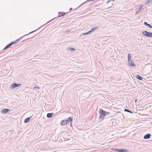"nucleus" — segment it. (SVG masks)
I'll return each mask as SVG.
<instances>
[{"label": "nucleus", "instance_id": "nucleus-8", "mask_svg": "<svg viewBox=\"0 0 152 152\" xmlns=\"http://www.w3.org/2000/svg\"><path fill=\"white\" fill-rule=\"evenodd\" d=\"M54 115V113H49L47 114V116L48 118H50L52 117Z\"/></svg>", "mask_w": 152, "mask_h": 152}, {"label": "nucleus", "instance_id": "nucleus-3", "mask_svg": "<svg viewBox=\"0 0 152 152\" xmlns=\"http://www.w3.org/2000/svg\"><path fill=\"white\" fill-rule=\"evenodd\" d=\"M142 34L144 36L148 37H152V33L148 32L147 31H144L142 32Z\"/></svg>", "mask_w": 152, "mask_h": 152}, {"label": "nucleus", "instance_id": "nucleus-23", "mask_svg": "<svg viewBox=\"0 0 152 152\" xmlns=\"http://www.w3.org/2000/svg\"><path fill=\"white\" fill-rule=\"evenodd\" d=\"M68 50L75 51V48H69Z\"/></svg>", "mask_w": 152, "mask_h": 152}, {"label": "nucleus", "instance_id": "nucleus-36", "mask_svg": "<svg viewBox=\"0 0 152 152\" xmlns=\"http://www.w3.org/2000/svg\"><path fill=\"white\" fill-rule=\"evenodd\" d=\"M24 41V40L22 42H23Z\"/></svg>", "mask_w": 152, "mask_h": 152}, {"label": "nucleus", "instance_id": "nucleus-21", "mask_svg": "<svg viewBox=\"0 0 152 152\" xmlns=\"http://www.w3.org/2000/svg\"><path fill=\"white\" fill-rule=\"evenodd\" d=\"M112 149L115 151H118L119 152H120V149L113 148Z\"/></svg>", "mask_w": 152, "mask_h": 152}, {"label": "nucleus", "instance_id": "nucleus-14", "mask_svg": "<svg viewBox=\"0 0 152 152\" xmlns=\"http://www.w3.org/2000/svg\"><path fill=\"white\" fill-rule=\"evenodd\" d=\"M61 125L63 126H64L65 125H66V123L65 120H63L61 121Z\"/></svg>", "mask_w": 152, "mask_h": 152}, {"label": "nucleus", "instance_id": "nucleus-30", "mask_svg": "<svg viewBox=\"0 0 152 152\" xmlns=\"http://www.w3.org/2000/svg\"><path fill=\"white\" fill-rule=\"evenodd\" d=\"M137 100H138V99H135V102H137Z\"/></svg>", "mask_w": 152, "mask_h": 152}, {"label": "nucleus", "instance_id": "nucleus-33", "mask_svg": "<svg viewBox=\"0 0 152 152\" xmlns=\"http://www.w3.org/2000/svg\"><path fill=\"white\" fill-rule=\"evenodd\" d=\"M7 48H4L3 50H5L7 49Z\"/></svg>", "mask_w": 152, "mask_h": 152}, {"label": "nucleus", "instance_id": "nucleus-19", "mask_svg": "<svg viewBox=\"0 0 152 152\" xmlns=\"http://www.w3.org/2000/svg\"><path fill=\"white\" fill-rule=\"evenodd\" d=\"M124 111L125 112H128L130 113H133L132 111H130V110H129L128 109H125L124 110Z\"/></svg>", "mask_w": 152, "mask_h": 152}, {"label": "nucleus", "instance_id": "nucleus-1", "mask_svg": "<svg viewBox=\"0 0 152 152\" xmlns=\"http://www.w3.org/2000/svg\"><path fill=\"white\" fill-rule=\"evenodd\" d=\"M37 30H35L34 31H32L31 32H30L28 34H26L24 36H23V37H20V38L18 39H17L15 41L7 45H6L4 48H9L11 46V45H12L13 44H16L19 41H20V39H21L22 38H23L25 36H27L31 33H33V32Z\"/></svg>", "mask_w": 152, "mask_h": 152}, {"label": "nucleus", "instance_id": "nucleus-7", "mask_svg": "<svg viewBox=\"0 0 152 152\" xmlns=\"http://www.w3.org/2000/svg\"><path fill=\"white\" fill-rule=\"evenodd\" d=\"M10 110L9 109H4L2 110L1 112L3 114H6Z\"/></svg>", "mask_w": 152, "mask_h": 152}, {"label": "nucleus", "instance_id": "nucleus-2", "mask_svg": "<svg viewBox=\"0 0 152 152\" xmlns=\"http://www.w3.org/2000/svg\"><path fill=\"white\" fill-rule=\"evenodd\" d=\"M99 113L100 114L99 118L102 119H103L104 117L106 115V112L102 109H101L99 110Z\"/></svg>", "mask_w": 152, "mask_h": 152}, {"label": "nucleus", "instance_id": "nucleus-12", "mask_svg": "<svg viewBox=\"0 0 152 152\" xmlns=\"http://www.w3.org/2000/svg\"><path fill=\"white\" fill-rule=\"evenodd\" d=\"M30 119V117H28L26 118V119H25L24 121V122L25 123H28V122H29V121Z\"/></svg>", "mask_w": 152, "mask_h": 152}, {"label": "nucleus", "instance_id": "nucleus-22", "mask_svg": "<svg viewBox=\"0 0 152 152\" xmlns=\"http://www.w3.org/2000/svg\"><path fill=\"white\" fill-rule=\"evenodd\" d=\"M152 2V1H151L150 0H148L145 3V4H148L150 2Z\"/></svg>", "mask_w": 152, "mask_h": 152}, {"label": "nucleus", "instance_id": "nucleus-20", "mask_svg": "<svg viewBox=\"0 0 152 152\" xmlns=\"http://www.w3.org/2000/svg\"><path fill=\"white\" fill-rule=\"evenodd\" d=\"M90 31L86 33H84L82 34V35H85L91 34Z\"/></svg>", "mask_w": 152, "mask_h": 152}, {"label": "nucleus", "instance_id": "nucleus-28", "mask_svg": "<svg viewBox=\"0 0 152 152\" xmlns=\"http://www.w3.org/2000/svg\"><path fill=\"white\" fill-rule=\"evenodd\" d=\"M110 113L108 112H106V115H109V114Z\"/></svg>", "mask_w": 152, "mask_h": 152}, {"label": "nucleus", "instance_id": "nucleus-26", "mask_svg": "<svg viewBox=\"0 0 152 152\" xmlns=\"http://www.w3.org/2000/svg\"><path fill=\"white\" fill-rule=\"evenodd\" d=\"M34 88L39 89L40 88L38 86L35 85L34 86Z\"/></svg>", "mask_w": 152, "mask_h": 152}, {"label": "nucleus", "instance_id": "nucleus-34", "mask_svg": "<svg viewBox=\"0 0 152 152\" xmlns=\"http://www.w3.org/2000/svg\"><path fill=\"white\" fill-rule=\"evenodd\" d=\"M72 9V8H70V9L69 10H71Z\"/></svg>", "mask_w": 152, "mask_h": 152}, {"label": "nucleus", "instance_id": "nucleus-16", "mask_svg": "<svg viewBox=\"0 0 152 152\" xmlns=\"http://www.w3.org/2000/svg\"><path fill=\"white\" fill-rule=\"evenodd\" d=\"M129 151L127 150L124 149H120L119 152H129Z\"/></svg>", "mask_w": 152, "mask_h": 152}, {"label": "nucleus", "instance_id": "nucleus-6", "mask_svg": "<svg viewBox=\"0 0 152 152\" xmlns=\"http://www.w3.org/2000/svg\"><path fill=\"white\" fill-rule=\"evenodd\" d=\"M151 135L149 133H148L147 134L145 135L143 137L144 139H148L150 138Z\"/></svg>", "mask_w": 152, "mask_h": 152}, {"label": "nucleus", "instance_id": "nucleus-35", "mask_svg": "<svg viewBox=\"0 0 152 152\" xmlns=\"http://www.w3.org/2000/svg\"><path fill=\"white\" fill-rule=\"evenodd\" d=\"M52 20H50L49 22H48L47 23H48V22H50V21Z\"/></svg>", "mask_w": 152, "mask_h": 152}, {"label": "nucleus", "instance_id": "nucleus-27", "mask_svg": "<svg viewBox=\"0 0 152 152\" xmlns=\"http://www.w3.org/2000/svg\"><path fill=\"white\" fill-rule=\"evenodd\" d=\"M65 121H66V124L67 123H69V121L67 119L66 120H65Z\"/></svg>", "mask_w": 152, "mask_h": 152}, {"label": "nucleus", "instance_id": "nucleus-17", "mask_svg": "<svg viewBox=\"0 0 152 152\" xmlns=\"http://www.w3.org/2000/svg\"><path fill=\"white\" fill-rule=\"evenodd\" d=\"M73 117H70L69 118H68L67 120H68L70 122H72L73 121Z\"/></svg>", "mask_w": 152, "mask_h": 152}, {"label": "nucleus", "instance_id": "nucleus-18", "mask_svg": "<svg viewBox=\"0 0 152 152\" xmlns=\"http://www.w3.org/2000/svg\"><path fill=\"white\" fill-rule=\"evenodd\" d=\"M128 61H129L131 60V56L130 54L129 53L128 55Z\"/></svg>", "mask_w": 152, "mask_h": 152}, {"label": "nucleus", "instance_id": "nucleus-5", "mask_svg": "<svg viewBox=\"0 0 152 152\" xmlns=\"http://www.w3.org/2000/svg\"><path fill=\"white\" fill-rule=\"evenodd\" d=\"M128 65L129 66H135V64H134V63L133 62L132 60H130L129 61H128Z\"/></svg>", "mask_w": 152, "mask_h": 152}, {"label": "nucleus", "instance_id": "nucleus-24", "mask_svg": "<svg viewBox=\"0 0 152 152\" xmlns=\"http://www.w3.org/2000/svg\"><path fill=\"white\" fill-rule=\"evenodd\" d=\"M141 7H140L139 8L138 10L136 12V14H137L138 13V12H139L140 10H141Z\"/></svg>", "mask_w": 152, "mask_h": 152}, {"label": "nucleus", "instance_id": "nucleus-9", "mask_svg": "<svg viewBox=\"0 0 152 152\" xmlns=\"http://www.w3.org/2000/svg\"><path fill=\"white\" fill-rule=\"evenodd\" d=\"M98 28L97 27H95L92 28L91 30L90 31V32L91 33L92 32L95 31L96 30H97Z\"/></svg>", "mask_w": 152, "mask_h": 152}, {"label": "nucleus", "instance_id": "nucleus-32", "mask_svg": "<svg viewBox=\"0 0 152 152\" xmlns=\"http://www.w3.org/2000/svg\"><path fill=\"white\" fill-rule=\"evenodd\" d=\"M86 3V2H84V3H82V4H81L79 7H80V6H81V5H82V4H84V3Z\"/></svg>", "mask_w": 152, "mask_h": 152}, {"label": "nucleus", "instance_id": "nucleus-31", "mask_svg": "<svg viewBox=\"0 0 152 152\" xmlns=\"http://www.w3.org/2000/svg\"><path fill=\"white\" fill-rule=\"evenodd\" d=\"M70 126L71 127H72V122H70Z\"/></svg>", "mask_w": 152, "mask_h": 152}, {"label": "nucleus", "instance_id": "nucleus-25", "mask_svg": "<svg viewBox=\"0 0 152 152\" xmlns=\"http://www.w3.org/2000/svg\"><path fill=\"white\" fill-rule=\"evenodd\" d=\"M111 1H114L115 0H109L107 2L106 4H108L109 3H110V2Z\"/></svg>", "mask_w": 152, "mask_h": 152}, {"label": "nucleus", "instance_id": "nucleus-10", "mask_svg": "<svg viewBox=\"0 0 152 152\" xmlns=\"http://www.w3.org/2000/svg\"><path fill=\"white\" fill-rule=\"evenodd\" d=\"M117 121L115 119H113L111 120L110 122L113 124V125H115L117 124L116 122V121Z\"/></svg>", "mask_w": 152, "mask_h": 152}, {"label": "nucleus", "instance_id": "nucleus-29", "mask_svg": "<svg viewBox=\"0 0 152 152\" xmlns=\"http://www.w3.org/2000/svg\"><path fill=\"white\" fill-rule=\"evenodd\" d=\"M95 0H88L87 1H94Z\"/></svg>", "mask_w": 152, "mask_h": 152}, {"label": "nucleus", "instance_id": "nucleus-4", "mask_svg": "<svg viewBox=\"0 0 152 152\" xmlns=\"http://www.w3.org/2000/svg\"><path fill=\"white\" fill-rule=\"evenodd\" d=\"M21 85V84L13 83L12 84L11 86L10 87L11 89H13Z\"/></svg>", "mask_w": 152, "mask_h": 152}, {"label": "nucleus", "instance_id": "nucleus-13", "mask_svg": "<svg viewBox=\"0 0 152 152\" xmlns=\"http://www.w3.org/2000/svg\"><path fill=\"white\" fill-rule=\"evenodd\" d=\"M144 24L145 25L147 26L148 27L150 28H152V26L150 24L147 23V22H145L144 23Z\"/></svg>", "mask_w": 152, "mask_h": 152}, {"label": "nucleus", "instance_id": "nucleus-11", "mask_svg": "<svg viewBox=\"0 0 152 152\" xmlns=\"http://www.w3.org/2000/svg\"><path fill=\"white\" fill-rule=\"evenodd\" d=\"M67 12H63V13H61V12H59V15H58V17H61L62 16H63L64 15H65Z\"/></svg>", "mask_w": 152, "mask_h": 152}, {"label": "nucleus", "instance_id": "nucleus-15", "mask_svg": "<svg viewBox=\"0 0 152 152\" xmlns=\"http://www.w3.org/2000/svg\"><path fill=\"white\" fill-rule=\"evenodd\" d=\"M136 77L137 79L141 80H142L143 79L142 77L139 75H137L136 76Z\"/></svg>", "mask_w": 152, "mask_h": 152}]
</instances>
